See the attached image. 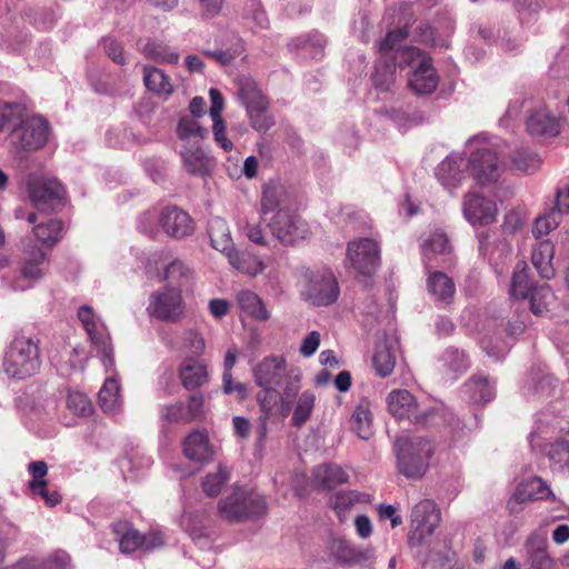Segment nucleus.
Here are the masks:
<instances>
[{
    "label": "nucleus",
    "instance_id": "f257e3e1",
    "mask_svg": "<svg viewBox=\"0 0 569 569\" xmlns=\"http://www.w3.org/2000/svg\"><path fill=\"white\" fill-rule=\"evenodd\" d=\"M256 383L263 389L257 396L260 416L258 418L257 437L262 442L268 435V425L289 416L291 400L301 389V371L288 368L281 356L263 358L253 368Z\"/></svg>",
    "mask_w": 569,
    "mask_h": 569
},
{
    "label": "nucleus",
    "instance_id": "f03ea898",
    "mask_svg": "<svg viewBox=\"0 0 569 569\" xmlns=\"http://www.w3.org/2000/svg\"><path fill=\"white\" fill-rule=\"evenodd\" d=\"M282 191L277 186H266L261 198V214L274 212L268 227L274 238L283 244H296L309 234L306 221L286 208L280 207Z\"/></svg>",
    "mask_w": 569,
    "mask_h": 569
},
{
    "label": "nucleus",
    "instance_id": "7ed1b4c3",
    "mask_svg": "<svg viewBox=\"0 0 569 569\" xmlns=\"http://www.w3.org/2000/svg\"><path fill=\"white\" fill-rule=\"evenodd\" d=\"M408 36L407 30L397 29L388 32L380 42L379 50H398L399 59L413 68L409 78L410 88L418 94L431 93L438 86V77L431 64L430 58L416 48L400 50L399 43Z\"/></svg>",
    "mask_w": 569,
    "mask_h": 569
},
{
    "label": "nucleus",
    "instance_id": "20e7f679",
    "mask_svg": "<svg viewBox=\"0 0 569 569\" xmlns=\"http://www.w3.org/2000/svg\"><path fill=\"white\" fill-rule=\"evenodd\" d=\"M398 471L408 479L421 478L433 453L432 443L422 437H400L395 442Z\"/></svg>",
    "mask_w": 569,
    "mask_h": 569
},
{
    "label": "nucleus",
    "instance_id": "39448f33",
    "mask_svg": "<svg viewBox=\"0 0 569 569\" xmlns=\"http://www.w3.org/2000/svg\"><path fill=\"white\" fill-rule=\"evenodd\" d=\"M467 144L470 149L477 146L470 158V171L477 182L482 186L496 182L503 167L498 147L489 143L485 136H476Z\"/></svg>",
    "mask_w": 569,
    "mask_h": 569
},
{
    "label": "nucleus",
    "instance_id": "423d86ee",
    "mask_svg": "<svg viewBox=\"0 0 569 569\" xmlns=\"http://www.w3.org/2000/svg\"><path fill=\"white\" fill-rule=\"evenodd\" d=\"M40 351L37 342L27 337L16 338L4 356L3 370L16 379H26L40 369Z\"/></svg>",
    "mask_w": 569,
    "mask_h": 569
},
{
    "label": "nucleus",
    "instance_id": "0eeeda50",
    "mask_svg": "<svg viewBox=\"0 0 569 569\" xmlns=\"http://www.w3.org/2000/svg\"><path fill=\"white\" fill-rule=\"evenodd\" d=\"M267 512L264 498L246 488H237L219 501L221 518L231 522L244 521Z\"/></svg>",
    "mask_w": 569,
    "mask_h": 569
},
{
    "label": "nucleus",
    "instance_id": "6e6552de",
    "mask_svg": "<svg viewBox=\"0 0 569 569\" xmlns=\"http://www.w3.org/2000/svg\"><path fill=\"white\" fill-rule=\"evenodd\" d=\"M441 521L440 509L433 500L423 499L411 511L408 543L419 547L431 536Z\"/></svg>",
    "mask_w": 569,
    "mask_h": 569
},
{
    "label": "nucleus",
    "instance_id": "1a4fd4ad",
    "mask_svg": "<svg viewBox=\"0 0 569 569\" xmlns=\"http://www.w3.org/2000/svg\"><path fill=\"white\" fill-rule=\"evenodd\" d=\"M49 124L41 117H30L16 126L9 136L13 150L34 151L42 148L48 140Z\"/></svg>",
    "mask_w": 569,
    "mask_h": 569
},
{
    "label": "nucleus",
    "instance_id": "9d476101",
    "mask_svg": "<svg viewBox=\"0 0 569 569\" xmlns=\"http://www.w3.org/2000/svg\"><path fill=\"white\" fill-rule=\"evenodd\" d=\"M147 310L156 319L169 322L179 321L184 315L181 290L174 287H164L152 292Z\"/></svg>",
    "mask_w": 569,
    "mask_h": 569
},
{
    "label": "nucleus",
    "instance_id": "9b49d317",
    "mask_svg": "<svg viewBox=\"0 0 569 569\" xmlns=\"http://www.w3.org/2000/svg\"><path fill=\"white\" fill-rule=\"evenodd\" d=\"M347 259L357 273L369 277L380 264V248L370 238L353 240L348 243Z\"/></svg>",
    "mask_w": 569,
    "mask_h": 569
},
{
    "label": "nucleus",
    "instance_id": "f8f14e48",
    "mask_svg": "<svg viewBox=\"0 0 569 569\" xmlns=\"http://www.w3.org/2000/svg\"><path fill=\"white\" fill-rule=\"evenodd\" d=\"M78 317L92 345H94L101 353L103 366H113L110 336L100 318L94 315L92 308L89 306H82L78 311Z\"/></svg>",
    "mask_w": 569,
    "mask_h": 569
},
{
    "label": "nucleus",
    "instance_id": "ddd939ff",
    "mask_svg": "<svg viewBox=\"0 0 569 569\" xmlns=\"http://www.w3.org/2000/svg\"><path fill=\"white\" fill-rule=\"evenodd\" d=\"M388 411L396 419H407L417 423H425L429 420L432 411L420 408L417 399L406 389L392 390L387 396Z\"/></svg>",
    "mask_w": 569,
    "mask_h": 569
},
{
    "label": "nucleus",
    "instance_id": "4468645a",
    "mask_svg": "<svg viewBox=\"0 0 569 569\" xmlns=\"http://www.w3.org/2000/svg\"><path fill=\"white\" fill-rule=\"evenodd\" d=\"M307 286L303 291L308 300L317 306H328L338 297V286L333 273L323 269L306 276Z\"/></svg>",
    "mask_w": 569,
    "mask_h": 569
},
{
    "label": "nucleus",
    "instance_id": "2eb2a0df",
    "mask_svg": "<svg viewBox=\"0 0 569 569\" xmlns=\"http://www.w3.org/2000/svg\"><path fill=\"white\" fill-rule=\"evenodd\" d=\"M28 192L34 207L41 211L54 210L66 193L63 186L54 179H30Z\"/></svg>",
    "mask_w": 569,
    "mask_h": 569
},
{
    "label": "nucleus",
    "instance_id": "dca6fc26",
    "mask_svg": "<svg viewBox=\"0 0 569 569\" xmlns=\"http://www.w3.org/2000/svg\"><path fill=\"white\" fill-rule=\"evenodd\" d=\"M526 129L533 137L553 138L560 133L559 118L549 108L540 104L529 111Z\"/></svg>",
    "mask_w": 569,
    "mask_h": 569
},
{
    "label": "nucleus",
    "instance_id": "f3484780",
    "mask_svg": "<svg viewBox=\"0 0 569 569\" xmlns=\"http://www.w3.org/2000/svg\"><path fill=\"white\" fill-rule=\"evenodd\" d=\"M496 203L479 193H467L463 198V216L472 224H489L497 218Z\"/></svg>",
    "mask_w": 569,
    "mask_h": 569
},
{
    "label": "nucleus",
    "instance_id": "a211bd4d",
    "mask_svg": "<svg viewBox=\"0 0 569 569\" xmlns=\"http://www.w3.org/2000/svg\"><path fill=\"white\" fill-rule=\"evenodd\" d=\"M159 223L168 236L176 239L189 237L194 231L191 217L177 207L163 208L159 216Z\"/></svg>",
    "mask_w": 569,
    "mask_h": 569
},
{
    "label": "nucleus",
    "instance_id": "6ab92c4d",
    "mask_svg": "<svg viewBox=\"0 0 569 569\" xmlns=\"http://www.w3.org/2000/svg\"><path fill=\"white\" fill-rule=\"evenodd\" d=\"M526 569H558L556 560L548 552L547 539L531 533L523 546Z\"/></svg>",
    "mask_w": 569,
    "mask_h": 569
},
{
    "label": "nucleus",
    "instance_id": "aec40b11",
    "mask_svg": "<svg viewBox=\"0 0 569 569\" xmlns=\"http://www.w3.org/2000/svg\"><path fill=\"white\" fill-rule=\"evenodd\" d=\"M330 555L343 566L360 565L373 557L371 548H359L349 540L335 538L329 545Z\"/></svg>",
    "mask_w": 569,
    "mask_h": 569
},
{
    "label": "nucleus",
    "instance_id": "412c9836",
    "mask_svg": "<svg viewBox=\"0 0 569 569\" xmlns=\"http://www.w3.org/2000/svg\"><path fill=\"white\" fill-rule=\"evenodd\" d=\"M23 253L20 280L33 283L44 277L48 269V257L46 252L33 244L26 246Z\"/></svg>",
    "mask_w": 569,
    "mask_h": 569
},
{
    "label": "nucleus",
    "instance_id": "4be33fe9",
    "mask_svg": "<svg viewBox=\"0 0 569 569\" xmlns=\"http://www.w3.org/2000/svg\"><path fill=\"white\" fill-rule=\"evenodd\" d=\"M553 498L555 496L552 490L540 477H531L521 481L517 486L512 496V499L519 503Z\"/></svg>",
    "mask_w": 569,
    "mask_h": 569
},
{
    "label": "nucleus",
    "instance_id": "5701e85b",
    "mask_svg": "<svg viewBox=\"0 0 569 569\" xmlns=\"http://www.w3.org/2000/svg\"><path fill=\"white\" fill-rule=\"evenodd\" d=\"M178 373L182 386L188 390L200 388L209 378L207 366L193 357H187L181 361Z\"/></svg>",
    "mask_w": 569,
    "mask_h": 569
},
{
    "label": "nucleus",
    "instance_id": "b1692460",
    "mask_svg": "<svg viewBox=\"0 0 569 569\" xmlns=\"http://www.w3.org/2000/svg\"><path fill=\"white\" fill-rule=\"evenodd\" d=\"M463 168V159L460 156L451 154L440 162L436 177L445 188L453 189L459 187L465 178Z\"/></svg>",
    "mask_w": 569,
    "mask_h": 569
},
{
    "label": "nucleus",
    "instance_id": "393cba45",
    "mask_svg": "<svg viewBox=\"0 0 569 569\" xmlns=\"http://www.w3.org/2000/svg\"><path fill=\"white\" fill-rule=\"evenodd\" d=\"M183 452L188 459L197 462H206L213 457V450L209 443L208 435L198 430L187 436L183 442Z\"/></svg>",
    "mask_w": 569,
    "mask_h": 569
},
{
    "label": "nucleus",
    "instance_id": "a878e982",
    "mask_svg": "<svg viewBox=\"0 0 569 569\" xmlns=\"http://www.w3.org/2000/svg\"><path fill=\"white\" fill-rule=\"evenodd\" d=\"M553 256L555 246L548 239L538 240L532 247L531 262L538 273L545 279H551L555 276Z\"/></svg>",
    "mask_w": 569,
    "mask_h": 569
},
{
    "label": "nucleus",
    "instance_id": "bb28decb",
    "mask_svg": "<svg viewBox=\"0 0 569 569\" xmlns=\"http://www.w3.org/2000/svg\"><path fill=\"white\" fill-rule=\"evenodd\" d=\"M370 501V495L350 490L339 491L332 495L330 505L339 520L345 522L348 519L349 511L352 508H355L358 503H369Z\"/></svg>",
    "mask_w": 569,
    "mask_h": 569
},
{
    "label": "nucleus",
    "instance_id": "cd10ccee",
    "mask_svg": "<svg viewBox=\"0 0 569 569\" xmlns=\"http://www.w3.org/2000/svg\"><path fill=\"white\" fill-rule=\"evenodd\" d=\"M238 97L246 107L247 112L268 110V101L258 89L257 83L249 78L238 80Z\"/></svg>",
    "mask_w": 569,
    "mask_h": 569
},
{
    "label": "nucleus",
    "instance_id": "c85d7f7f",
    "mask_svg": "<svg viewBox=\"0 0 569 569\" xmlns=\"http://www.w3.org/2000/svg\"><path fill=\"white\" fill-rule=\"evenodd\" d=\"M429 293L439 302L449 305L452 302L456 286L450 277L441 271L431 272L427 278Z\"/></svg>",
    "mask_w": 569,
    "mask_h": 569
},
{
    "label": "nucleus",
    "instance_id": "c756f323",
    "mask_svg": "<svg viewBox=\"0 0 569 569\" xmlns=\"http://www.w3.org/2000/svg\"><path fill=\"white\" fill-rule=\"evenodd\" d=\"M143 83L146 88L157 96L168 99L173 92V84L170 77L159 68L143 66Z\"/></svg>",
    "mask_w": 569,
    "mask_h": 569
},
{
    "label": "nucleus",
    "instance_id": "7c9ffc66",
    "mask_svg": "<svg viewBox=\"0 0 569 569\" xmlns=\"http://www.w3.org/2000/svg\"><path fill=\"white\" fill-rule=\"evenodd\" d=\"M180 153L189 173L203 176L210 170L211 159L199 146H184Z\"/></svg>",
    "mask_w": 569,
    "mask_h": 569
},
{
    "label": "nucleus",
    "instance_id": "2f4dec72",
    "mask_svg": "<svg viewBox=\"0 0 569 569\" xmlns=\"http://www.w3.org/2000/svg\"><path fill=\"white\" fill-rule=\"evenodd\" d=\"M208 233L212 248L224 256L234 249L229 227L222 218L214 217L209 221Z\"/></svg>",
    "mask_w": 569,
    "mask_h": 569
},
{
    "label": "nucleus",
    "instance_id": "473e14b6",
    "mask_svg": "<svg viewBox=\"0 0 569 569\" xmlns=\"http://www.w3.org/2000/svg\"><path fill=\"white\" fill-rule=\"evenodd\" d=\"M232 268L244 274L254 277L266 269V264L256 256L239 251L236 248L226 254Z\"/></svg>",
    "mask_w": 569,
    "mask_h": 569
},
{
    "label": "nucleus",
    "instance_id": "72a5a7b5",
    "mask_svg": "<svg viewBox=\"0 0 569 569\" xmlns=\"http://www.w3.org/2000/svg\"><path fill=\"white\" fill-rule=\"evenodd\" d=\"M99 405L107 413H117L120 410L122 406L120 386L113 377L108 378L100 389Z\"/></svg>",
    "mask_w": 569,
    "mask_h": 569
},
{
    "label": "nucleus",
    "instance_id": "f704fd0d",
    "mask_svg": "<svg viewBox=\"0 0 569 569\" xmlns=\"http://www.w3.org/2000/svg\"><path fill=\"white\" fill-rule=\"evenodd\" d=\"M237 302L242 312L249 317L264 321L269 319V312L261 299L252 291L242 290L237 295Z\"/></svg>",
    "mask_w": 569,
    "mask_h": 569
},
{
    "label": "nucleus",
    "instance_id": "c9c22d12",
    "mask_svg": "<svg viewBox=\"0 0 569 569\" xmlns=\"http://www.w3.org/2000/svg\"><path fill=\"white\" fill-rule=\"evenodd\" d=\"M113 532L119 539V548L122 553H131L138 549H142V536L127 522L116 523L113 526Z\"/></svg>",
    "mask_w": 569,
    "mask_h": 569
},
{
    "label": "nucleus",
    "instance_id": "e433bc0d",
    "mask_svg": "<svg viewBox=\"0 0 569 569\" xmlns=\"http://www.w3.org/2000/svg\"><path fill=\"white\" fill-rule=\"evenodd\" d=\"M352 429L361 439H368L371 436V403L363 398L359 401L351 417Z\"/></svg>",
    "mask_w": 569,
    "mask_h": 569
},
{
    "label": "nucleus",
    "instance_id": "4c0bfd02",
    "mask_svg": "<svg viewBox=\"0 0 569 569\" xmlns=\"http://www.w3.org/2000/svg\"><path fill=\"white\" fill-rule=\"evenodd\" d=\"M316 399L315 392L309 389L299 395L295 407H291L290 411L292 412L291 425L293 427L300 428L310 419L316 406Z\"/></svg>",
    "mask_w": 569,
    "mask_h": 569
},
{
    "label": "nucleus",
    "instance_id": "58836bf2",
    "mask_svg": "<svg viewBox=\"0 0 569 569\" xmlns=\"http://www.w3.org/2000/svg\"><path fill=\"white\" fill-rule=\"evenodd\" d=\"M443 371L450 379L467 371L469 361L466 353L457 348H448L441 356Z\"/></svg>",
    "mask_w": 569,
    "mask_h": 569
},
{
    "label": "nucleus",
    "instance_id": "ea45409f",
    "mask_svg": "<svg viewBox=\"0 0 569 569\" xmlns=\"http://www.w3.org/2000/svg\"><path fill=\"white\" fill-rule=\"evenodd\" d=\"M315 481L323 487H333L348 481V473L338 465H320L313 470Z\"/></svg>",
    "mask_w": 569,
    "mask_h": 569
},
{
    "label": "nucleus",
    "instance_id": "a19ab883",
    "mask_svg": "<svg viewBox=\"0 0 569 569\" xmlns=\"http://www.w3.org/2000/svg\"><path fill=\"white\" fill-rule=\"evenodd\" d=\"M372 361L378 376L382 378L390 376L396 365V356L391 346L387 342L378 343Z\"/></svg>",
    "mask_w": 569,
    "mask_h": 569
},
{
    "label": "nucleus",
    "instance_id": "79ce46f5",
    "mask_svg": "<svg viewBox=\"0 0 569 569\" xmlns=\"http://www.w3.org/2000/svg\"><path fill=\"white\" fill-rule=\"evenodd\" d=\"M142 53L147 59L159 63L176 64L179 61L178 52L172 50L169 46L154 40L148 41L143 46Z\"/></svg>",
    "mask_w": 569,
    "mask_h": 569
},
{
    "label": "nucleus",
    "instance_id": "37998d69",
    "mask_svg": "<svg viewBox=\"0 0 569 569\" xmlns=\"http://www.w3.org/2000/svg\"><path fill=\"white\" fill-rule=\"evenodd\" d=\"M62 222L60 220L50 219L47 222L38 223L33 228L34 237L44 246L52 247L61 238Z\"/></svg>",
    "mask_w": 569,
    "mask_h": 569
},
{
    "label": "nucleus",
    "instance_id": "c03bdc74",
    "mask_svg": "<svg viewBox=\"0 0 569 569\" xmlns=\"http://www.w3.org/2000/svg\"><path fill=\"white\" fill-rule=\"evenodd\" d=\"M451 250L452 247L449 242V239L442 231H435L430 233V236L425 240L422 244V253L428 260H430L431 256L433 254H449Z\"/></svg>",
    "mask_w": 569,
    "mask_h": 569
},
{
    "label": "nucleus",
    "instance_id": "a18cd8bd",
    "mask_svg": "<svg viewBox=\"0 0 569 569\" xmlns=\"http://www.w3.org/2000/svg\"><path fill=\"white\" fill-rule=\"evenodd\" d=\"M177 134L181 141L196 144L206 137L207 130L197 120L190 117H182L177 126Z\"/></svg>",
    "mask_w": 569,
    "mask_h": 569
},
{
    "label": "nucleus",
    "instance_id": "49530a36",
    "mask_svg": "<svg viewBox=\"0 0 569 569\" xmlns=\"http://www.w3.org/2000/svg\"><path fill=\"white\" fill-rule=\"evenodd\" d=\"M478 239L480 253L489 259H493L497 252L499 256L511 252V247L506 239L498 240L489 232L480 233Z\"/></svg>",
    "mask_w": 569,
    "mask_h": 569
},
{
    "label": "nucleus",
    "instance_id": "de8ad7c7",
    "mask_svg": "<svg viewBox=\"0 0 569 569\" xmlns=\"http://www.w3.org/2000/svg\"><path fill=\"white\" fill-rule=\"evenodd\" d=\"M511 160L513 168L525 173L536 172L542 163V159L536 152L525 149L515 151Z\"/></svg>",
    "mask_w": 569,
    "mask_h": 569
},
{
    "label": "nucleus",
    "instance_id": "09e8293b",
    "mask_svg": "<svg viewBox=\"0 0 569 569\" xmlns=\"http://www.w3.org/2000/svg\"><path fill=\"white\" fill-rule=\"evenodd\" d=\"M527 298L530 300L531 311L536 315L547 311L555 300L551 288L547 284L533 288Z\"/></svg>",
    "mask_w": 569,
    "mask_h": 569
},
{
    "label": "nucleus",
    "instance_id": "8fccbe9b",
    "mask_svg": "<svg viewBox=\"0 0 569 569\" xmlns=\"http://www.w3.org/2000/svg\"><path fill=\"white\" fill-rule=\"evenodd\" d=\"M531 290L529 288L528 267L526 262H520L512 276L510 295L515 298H527Z\"/></svg>",
    "mask_w": 569,
    "mask_h": 569
},
{
    "label": "nucleus",
    "instance_id": "3c124183",
    "mask_svg": "<svg viewBox=\"0 0 569 569\" xmlns=\"http://www.w3.org/2000/svg\"><path fill=\"white\" fill-rule=\"evenodd\" d=\"M467 387L471 393L472 401L476 403H486L495 396L493 388L489 380L481 376L473 377Z\"/></svg>",
    "mask_w": 569,
    "mask_h": 569
},
{
    "label": "nucleus",
    "instance_id": "603ef678",
    "mask_svg": "<svg viewBox=\"0 0 569 569\" xmlns=\"http://www.w3.org/2000/svg\"><path fill=\"white\" fill-rule=\"evenodd\" d=\"M561 221V214L556 211L553 208L543 214L539 216L535 220V224L532 228V233L536 239H540L543 236H547L549 232L555 230Z\"/></svg>",
    "mask_w": 569,
    "mask_h": 569
},
{
    "label": "nucleus",
    "instance_id": "864d4df0",
    "mask_svg": "<svg viewBox=\"0 0 569 569\" xmlns=\"http://www.w3.org/2000/svg\"><path fill=\"white\" fill-rule=\"evenodd\" d=\"M190 278V270L181 261H173L166 268L164 279L169 282L168 287H174L181 290Z\"/></svg>",
    "mask_w": 569,
    "mask_h": 569
},
{
    "label": "nucleus",
    "instance_id": "5fc2aeb1",
    "mask_svg": "<svg viewBox=\"0 0 569 569\" xmlns=\"http://www.w3.org/2000/svg\"><path fill=\"white\" fill-rule=\"evenodd\" d=\"M230 473L227 468L219 467L216 472L208 473L202 481L203 491L210 496L216 497L221 488L229 480Z\"/></svg>",
    "mask_w": 569,
    "mask_h": 569
},
{
    "label": "nucleus",
    "instance_id": "6e6d98bb",
    "mask_svg": "<svg viewBox=\"0 0 569 569\" xmlns=\"http://www.w3.org/2000/svg\"><path fill=\"white\" fill-rule=\"evenodd\" d=\"M372 79L377 89L380 91L389 90L395 81V67L389 63H377Z\"/></svg>",
    "mask_w": 569,
    "mask_h": 569
},
{
    "label": "nucleus",
    "instance_id": "4d7b16f0",
    "mask_svg": "<svg viewBox=\"0 0 569 569\" xmlns=\"http://www.w3.org/2000/svg\"><path fill=\"white\" fill-rule=\"evenodd\" d=\"M67 407L77 416H88L92 411V405L89 398L78 391L70 392L67 398Z\"/></svg>",
    "mask_w": 569,
    "mask_h": 569
},
{
    "label": "nucleus",
    "instance_id": "13d9d810",
    "mask_svg": "<svg viewBox=\"0 0 569 569\" xmlns=\"http://www.w3.org/2000/svg\"><path fill=\"white\" fill-rule=\"evenodd\" d=\"M28 471L32 476V480L29 483V488L31 491L37 489H41V487L47 486L46 476L48 473V466L44 461H32L28 466Z\"/></svg>",
    "mask_w": 569,
    "mask_h": 569
},
{
    "label": "nucleus",
    "instance_id": "bf43d9fd",
    "mask_svg": "<svg viewBox=\"0 0 569 569\" xmlns=\"http://www.w3.org/2000/svg\"><path fill=\"white\" fill-rule=\"evenodd\" d=\"M161 417L170 423H188L190 422L186 413L184 403L178 401L173 405L166 406L161 409Z\"/></svg>",
    "mask_w": 569,
    "mask_h": 569
},
{
    "label": "nucleus",
    "instance_id": "052dcab7",
    "mask_svg": "<svg viewBox=\"0 0 569 569\" xmlns=\"http://www.w3.org/2000/svg\"><path fill=\"white\" fill-rule=\"evenodd\" d=\"M548 458L560 467L569 465V443L566 441H558L550 445L546 451Z\"/></svg>",
    "mask_w": 569,
    "mask_h": 569
},
{
    "label": "nucleus",
    "instance_id": "680f3d73",
    "mask_svg": "<svg viewBox=\"0 0 569 569\" xmlns=\"http://www.w3.org/2000/svg\"><path fill=\"white\" fill-rule=\"evenodd\" d=\"M183 347L192 355L199 357L203 353L206 342L203 337L193 329H188L183 333Z\"/></svg>",
    "mask_w": 569,
    "mask_h": 569
},
{
    "label": "nucleus",
    "instance_id": "e2e57ef3",
    "mask_svg": "<svg viewBox=\"0 0 569 569\" xmlns=\"http://www.w3.org/2000/svg\"><path fill=\"white\" fill-rule=\"evenodd\" d=\"M22 109L19 104L0 102V130L20 119Z\"/></svg>",
    "mask_w": 569,
    "mask_h": 569
},
{
    "label": "nucleus",
    "instance_id": "0e129e2a",
    "mask_svg": "<svg viewBox=\"0 0 569 569\" xmlns=\"http://www.w3.org/2000/svg\"><path fill=\"white\" fill-rule=\"evenodd\" d=\"M243 51H244V47L241 42H239V43H237V46L233 49L217 50V51H212V52H207V54L212 57L219 63L227 66V64H230Z\"/></svg>",
    "mask_w": 569,
    "mask_h": 569
},
{
    "label": "nucleus",
    "instance_id": "69168bd1",
    "mask_svg": "<svg viewBox=\"0 0 569 569\" xmlns=\"http://www.w3.org/2000/svg\"><path fill=\"white\" fill-rule=\"evenodd\" d=\"M251 126L260 132L269 130L273 126L272 118L267 113V110H254L248 112Z\"/></svg>",
    "mask_w": 569,
    "mask_h": 569
},
{
    "label": "nucleus",
    "instance_id": "338daca9",
    "mask_svg": "<svg viewBox=\"0 0 569 569\" xmlns=\"http://www.w3.org/2000/svg\"><path fill=\"white\" fill-rule=\"evenodd\" d=\"M212 132L216 142L224 150L230 151L233 147L232 142L226 136V124L222 118L212 119Z\"/></svg>",
    "mask_w": 569,
    "mask_h": 569
},
{
    "label": "nucleus",
    "instance_id": "774afa93",
    "mask_svg": "<svg viewBox=\"0 0 569 569\" xmlns=\"http://www.w3.org/2000/svg\"><path fill=\"white\" fill-rule=\"evenodd\" d=\"M415 37L417 38V40L426 44L445 46V40L437 38L435 28L428 24H421L420 27H418Z\"/></svg>",
    "mask_w": 569,
    "mask_h": 569
}]
</instances>
